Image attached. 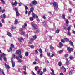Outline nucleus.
<instances>
[{"mask_svg":"<svg viewBox=\"0 0 75 75\" xmlns=\"http://www.w3.org/2000/svg\"><path fill=\"white\" fill-rule=\"evenodd\" d=\"M38 67L37 66H36L35 67V71H37L38 69Z\"/></svg>","mask_w":75,"mask_h":75,"instance_id":"nucleus-28","label":"nucleus"},{"mask_svg":"<svg viewBox=\"0 0 75 75\" xmlns=\"http://www.w3.org/2000/svg\"><path fill=\"white\" fill-rule=\"evenodd\" d=\"M47 55L48 57H50L51 56V55H50V53H48L47 54Z\"/></svg>","mask_w":75,"mask_h":75,"instance_id":"nucleus-52","label":"nucleus"},{"mask_svg":"<svg viewBox=\"0 0 75 75\" xmlns=\"http://www.w3.org/2000/svg\"><path fill=\"white\" fill-rule=\"evenodd\" d=\"M69 58L70 59L72 60L73 58H74V57L72 56H70V57H69Z\"/></svg>","mask_w":75,"mask_h":75,"instance_id":"nucleus-33","label":"nucleus"},{"mask_svg":"<svg viewBox=\"0 0 75 75\" xmlns=\"http://www.w3.org/2000/svg\"><path fill=\"white\" fill-rule=\"evenodd\" d=\"M1 56H0V61H2L3 59H2V58H3L6 55V54L4 53L2 54H1Z\"/></svg>","mask_w":75,"mask_h":75,"instance_id":"nucleus-3","label":"nucleus"},{"mask_svg":"<svg viewBox=\"0 0 75 75\" xmlns=\"http://www.w3.org/2000/svg\"><path fill=\"white\" fill-rule=\"evenodd\" d=\"M64 40L65 41H69V40L68 38H64Z\"/></svg>","mask_w":75,"mask_h":75,"instance_id":"nucleus-21","label":"nucleus"},{"mask_svg":"<svg viewBox=\"0 0 75 75\" xmlns=\"http://www.w3.org/2000/svg\"><path fill=\"white\" fill-rule=\"evenodd\" d=\"M24 25L25 26V27H27V23H25L24 24Z\"/></svg>","mask_w":75,"mask_h":75,"instance_id":"nucleus-59","label":"nucleus"},{"mask_svg":"<svg viewBox=\"0 0 75 75\" xmlns=\"http://www.w3.org/2000/svg\"><path fill=\"white\" fill-rule=\"evenodd\" d=\"M7 34L8 36H9V37H11V34L10 33L8 32L7 33Z\"/></svg>","mask_w":75,"mask_h":75,"instance_id":"nucleus-18","label":"nucleus"},{"mask_svg":"<svg viewBox=\"0 0 75 75\" xmlns=\"http://www.w3.org/2000/svg\"><path fill=\"white\" fill-rule=\"evenodd\" d=\"M4 20L3 19H2L1 20V21L2 23H4Z\"/></svg>","mask_w":75,"mask_h":75,"instance_id":"nucleus-62","label":"nucleus"},{"mask_svg":"<svg viewBox=\"0 0 75 75\" xmlns=\"http://www.w3.org/2000/svg\"><path fill=\"white\" fill-rule=\"evenodd\" d=\"M62 17L63 19H65V16L64 15H63Z\"/></svg>","mask_w":75,"mask_h":75,"instance_id":"nucleus-42","label":"nucleus"},{"mask_svg":"<svg viewBox=\"0 0 75 75\" xmlns=\"http://www.w3.org/2000/svg\"><path fill=\"white\" fill-rule=\"evenodd\" d=\"M25 9L26 10H27L28 9V7H27V6H25Z\"/></svg>","mask_w":75,"mask_h":75,"instance_id":"nucleus-56","label":"nucleus"},{"mask_svg":"<svg viewBox=\"0 0 75 75\" xmlns=\"http://www.w3.org/2000/svg\"><path fill=\"white\" fill-rule=\"evenodd\" d=\"M18 3L17 2V1H15L14 3V2H12L11 4L12 5V6H13V5H15V6L17 5V4Z\"/></svg>","mask_w":75,"mask_h":75,"instance_id":"nucleus-8","label":"nucleus"},{"mask_svg":"<svg viewBox=\"0 0 75 75\" xmlns=\"http://www.w3.org/2000/svg\"><path fill=\"white\" fill-rule=\"evenodd\" d=\"M16 16H20V13H19L18 12H16Z\"/></svg>","mask_w":75,"mask_h":75,"instance_id":"nucleus-20","label":"nucleus"},{"mask_svg":"<svg viewBox=\"0 0 75 75\" xmlns=\"http://www.w3.org/2000/svg\"><path fill=\"white\" fill-rule=\"evenodd\" d=\"M9 50L11 51H12V47H10L9 48Z\"/></svg>","mask_w":75,"mask_h":75,"instance_id":"nucleus-58","label":"nucleus"},{"mask_svg":"<svg viewBox=\"0 0 75 75\" xmlns=\"http://www.w3.org/2000/svg\"><path fill=\"white\" fill-rule=\"evenodd\" d=\"M15 11L16 13L17 12H18V10H17V8H15Z\"/></svg>","mask_w":75,"mask_h":75,"instance_id":"nucleus-35","label":"nucleus"},{"mask_svg":"<svg viewBox=\"0 0 75 75\" xmlns=\"http://www.w3.org/2000/svg\"><path fill=\"white\" fill-rule=\"evenodd\" d=\"M24 75H26L27 74V72H26V71H24Z\"/></svg>","mask_w":75,"mask_h":75,"instance_id":"nucleus-50","label":"nucleus"},{"mask_svg":"<svg viewBox=\"0 0 75 75\" xmlns=\"http://www.w3.org/2000/svg\"><path fill=\"white\" fill-rule=\"evenodd\" d=\"M46 71H47V69L46 68H45L43 69V72H45Z\"/></svg>","mask_w":75,"mask_h":75,"instance_id":"nucleus-38","label":"nucleus"},{"mask_svg":"<svg viewBox=\"0 0 75 75\" xmlns=\"http://www.w3.org/2000/svg\"><path fill=\"white\" fill-rule=\"evenodd\" d=\"M13 58H14V59H15L16 58V56H15V55L13 54L12 55V57L11 59V62L12 63V67H15V62H14L13 61Z\"/></svg>","mask_w":75,"mask_h":75,"instance_id":"nucleus-1","label":"nucleus"},{"mask_svg":"<svg viewBox=\"0 0 75 75\" xmlns=\"http://www.w3.org/2000/svg\"><path fill=\"white\" fill-rule=\"evenodd\" d=\"M61 68H63L64 72H66V69H65V67H61Z\"/></svg>","mask_w":75,"mask_h":75,"instance_id":"nucleus-32","label":"nucleus"},{"mask_svg":"<svg viewBox=\"0 0 75 75\" xmlns=\"http://www.w3.org/2000/svg\"><path fill=\"white\" fill-rule=\"evenodd\" d=\"M35 52H36V53H37V54H38V51H37V50H35Z\"/></svg>","mask_w":75,"mask_h":75,"instance_id":"nucleus-61","label":"nucleus"},{"mask_svg":"<svg viewBox=\"0 0 75 75\" xmlns=\"http://www.w3.org/2000/svg\"><path fill=\"white\" fill-rule=\"evenodd\" d=\"M23 38L22 37H21L18 38V41H20L21 42V41H23Z\"/></svg>","mask_w":75,"mask_h":75,"instance_id":"nucleus-13","label":"nucleus"},{"mask_svg":"<svg viewBox=\"0 0 75 75\" xmlns=\"http://www.w3.org/2000/svg\"><path fill=\"white\" fill-rule=\"evenodd\" d=\"M15 11L16 13L17 12H18V10H17V8H15Z\"/></svg>","mask_w":75,"mask_h":75,"instance_id":"nucleus-34","label":"nucleus"},{"mask_svg":"<svg viewBox=\"0 0 75 75\" xmlns=\"http://www.w3.org/2000/svg\"><path fill=\"white\" fill-rule=\"evenodd\" d=\"M58 65L59 67H61L62 65V63L60 62H59L58 63Z\"/></svg>","mask_w":75,"mask_h":75,"instance_id":"nucleus-22","label":"nucleus"},{"mask_svg":"<svg viewBox=\"0 0 75 75\" xmlns=\"http://www.w3.org/2000/svg\"><path fill=\"white\" fill-rule=\"evenodd\" d=\"M43 18L45 20V19H46V17H45V16L44 15L43 16Z\"/></svg>","mask_w":75,"mask_h":75,"instance_id":"nucleus-43","label":"nucleus"},{"mask_svg":"<svg viewBox=\"0 0 75 75\" xmlns=\"http://www.w3.org/2000/svg\"><path fill=\"white\" fill-rule=\"evenodd\" d=\"M33 64L34 65H37V62H34Z\"/></svg>","mask_w":75,"mask_h":75,"instance_id":"nucleus-51","label":"nucleus"},{"mask_svg":"<svg viewBox=\"0 0 75 75\" xmlns=\"http://www.w3.org/2000/svg\"><path fill=\"white\" fill-rule=\"evenodd\" d=\"M1 1L2 3L3 4H5V1H4V0H1Z\"/></svg>","mask_w":75,"mask_h":75,"instance_id":"nucleus-29","label":"nucleus"},{"mask_svg":"<svg viewBox=\"0 0 75 75\" xmlns=\"http://www.w3.org/2000/svg\"><path fill=\"white\" fill-rule=\"evenodd\" d=\"M19 6H21V4H22V3L21 2L20 3H19Z\"/></svg>","mask_w":75,"mask_h":75,"instance_id":"nucleus-54","label":"nucleus"},{"mask_svg":"<svg viewBox=\"0 0 75 75\" xmlns=\"http://www.w3.org/2000/svg\"><path fill=\"white\" fill-rule=\"evenodd\" d=\"M59 45H61V46H60L59 47V48H61V47H62L63 46V45L62 44V43H61V42H60L59 43Z\"/></svg>","mask_w":75,"mask_h":75,"instance_id":"nucleus-27","label":"nucleus"},{"mask_svg":"<svg viewBox=\"0 0 75 75\" xmlns=\"http://www.w3.org/2000/svg\"><path fill=\"white\" fill-rule=\"evenodd\" d=\"M53 5L54 7V9L56 10L57 11L58 10V4H57V3L55 2H54L53 3Z\"/></svg>","mask_w":75,"mask_h":75,"instance_id":"nucleus-2","label":"nucleus"},{"mask_svg":"<svg viewBox=\"0 0 75 75\" xmlns=\"http://www.w3.org/2000/svg\"><path fill=\"white\" fill-rule=\"evenodd\" d=\"M21 52L20 50H18L16 52V54H18L19 55H21Z\"/></svg>","mask_w":75,"mask_h":75,"instance_id":"nucleus-4","label":"nucleus"},{"mask_svg":"<svg viewBox=\"0 0 75 75\" xmlns=\"http://www.w3.org/2000/svg\"><path fill=\"white\" fill-rule=\"evenodd\" d=\"M69 42L70 44L72 45V46H74V45L73 44V42L71 41H69Z\"/></svg>","mask_w":75,"mask_h":75,"instance_id":"nucleus-25","label":"nucleus"},{"mask_svg":"<svg viewBox=\"0 0 75 75\" xmlns=\"http://www.w3.org/2000/svg\"><path fill=\"white\" fill-rule=\"evenodd\" d=\"M23 69L24 70H25V71H26V66H23Z\"/></svg>","mask_w":75,"mask_h":75,"instance_id":"nucleus-30","label":"nucleus"},{"mask_svg":"<svg viewBox=\"0 0 75 75\" xmlns=\"http://www.w3.org/2000/svg\"><path fill=\"white\" fill-rule=\"evenodd\" d=\"M63 51H64L63 50H60V51H58L57 52V53L58 54H61V53H62V52H63Z\"/></svg>","mask_w":75,"mask_h":75,"instance_id":"nucleus-14","label":"nucleus"},{"mask_svg":"<svg viewBox=\"0 0 75 75\" xmlns=\"http://www.w3.org/2000/svg\"><path fill=\"white\" fill-rule=\"evenodd\" d=\"M17 23H18L17 20L16 19L15 21V24H17Z\"/></svg>","mask_w":75,"mask_h":75,"instance_id":"nucleus-31","label":"nucleus"},{"mask_svg":"<svg viewBox=\"0 0 75 75\" xmlns=\"http://www.w3.org/2000/svg\"><path fill=\"white\" fill-rule=\"evenodd\" d=\"M5 12V10L4 9V10H3L1 11V12H2V13H4V12Z\"/></svg>","mask_w":75,"mask_h":75,"instance_id":"nucleus-60","label":"nucleus"},{"mask_svg":"<svg viewBox=\"0 0 75 75\" xmlns=\"http://www.w3.org/2000/svg\"><path fill=\"white\" fill-rule=\"evenodd\" d=\"M28 55H29V54L28 52H27L25 53V56H28Z\"/></svg>","mask_w":75,"mask_h":75,"instance_id":"nucleus-39","label":"nucleus"},{"mask_svg":"<svg viewBox=\"0 0 75 75\" xmlns=\"http://www.w3.org/2000/svg\"><path fill=\"white\" fill-rule=\"evenodd\" d=\"M37 38V36H36V35H35L33 36V39H31V40H36Z\"/></svg>","mask_w":75,"mask_h":75,"instance_id":"nucleus-11","label":"nucleus"},{"mask_svg":"<svg viewBox=\"0 0 75 75\" xmlns=\"http://www.w3.org/2000/svg\"><path fill=\"white\" fill-rule=\"evenodd\" d=\"M18 62H20V63H21L22 62V60L21 59H19L18 60Z\"/></svg>","mask_w":75,"mask_h":75,"instance_id":"nucleus-36","label":"nucleus"},{"mask_svg":"<svg viewBox=\"0 0 75 75\" xmlns=\"http://www.w3.org/2000/svg\"><path fill=\"white\" fill-rule=\"evenodd\" d=\"M71 34V32H70V31H68L67 35H68L69 36H70Z\"/></svg>","mask_w":75,"mask_h":75,"instance_id":"nucleus-23","label":"nucleus"},{"mask_svg":"<svg viewBox=\"0 0 75 75\" xmlns=\"http://www.w3.org/2000/svg\"><path fill=\"white\" fill-rule=\"evenodd\" d=\"M71 28V26H69L68 28V31H70Z\"/></svg>","mask_w":75,"mask_h":75,"instance_id":"nucleus-17","label":"nucleus"},{"mask_svg":"<svg viewBox=\"0 0 75 75\" xmlns=\"http://www.w3.org/2000/svg\"><path fill=\"white\" fill-rule=\"evenodd\" d=\"M59 75H64V74L62 73H60Z\"/></svg>","mask_w":75,"mask_h":75,"instance_id":"nucleus-63","label":"nucleus"},{"mask_svg":"<svg viewBox=\"0 0 75 75\" xmlns=\"http://www.w3.org/2000/svg\"><path fill=\"white\" fill-rule=\"evenodd\" d=\"M32 26L34 27H35L37 26V25H36V24H35L33 23H32Z\"/></svg>","mask_w":75,"mask_h":75,"instance_id":"nucleus-15","label":"nucleus"},{"mask_svg":"<svg viewBox=\"0 0 75 75\" xmlns=\"http://www.w3.org/2000/svg\"><path fill=\"white\" fill-rule=\"evenodd\" d=\"M35 61H37L38 60V57H36V58H35Z\"/></svg>","mask_w":75,"mask_h":75,"instance_id":"nucleus-49","label":"nucleus"},{"mask_svg":"<svg viewBox=\"0 0 75 75\" xmlns=\"http://www.w3.org/2000/svg\"><path fill=\"white\" fill-rule=\"evenodd\" d=\"M30 20L31 21H33V20H34V19H33V17H30Z\"/></svg>","mask_w":75,"mask_h":75,"instance_id":"nucleus-37","label":"nucleus"},{"mask_svg":"<svg viewBox=\"0 0 75 75\" xmlns=\"http://www.w3.org/2000/svg\"><path fill=\"white\" fill-rule=\"evenodd\" d=\"M32 16L33 18H35V14L34 13V12L32 13Z\"/></svg>","mask_w":75,"mask_h":75,"instance_id":"nucleus-19","label":"nucleus"},{"mask_svg":"<svg viewBox=\"0 0 75 75\" xmlns=\"http://www.w3.org/2000/svg\"><path fill=\"white\" fill-rule=\"evenodd\" d=\"M37 3V2L35 1H32V4L33 5H36Z\"/></svg>","mask_w":75,"mask_h":75,"instance_id":"nucleus-9","label":"nucleus"},{"mask_svg":"<svg viewBox=\"0 0 75 75\" xmlns=\"http://www.w3.org/2000/svg\"><path fill=\"white\" fill-rule=\"evenodd\" d=\"M50 48L51 50H54V48L51 45L50 46Z\"/></svg>","mask_w":75,"mask_h":75,"instance_id":"nucleus-16","label":"nucleus"},{"mask_svg":"<svg viewBox=\"0 0 75 75\" xmlns=\"http://www.w3.org/2000/svg\"><path fill=\"white\" fill-rule=\"evenodd\" d=\"M66 64L67 65H69V61H67L66 62Z\"/></svg>","mask_w":75,"mask_h":75,"instance_id":"nucleus-55","label":"nucleus"},{"mask_svg":"<svg viewBox=\"0 0 75 75\" xmlns=\"http://www.w3.org/2000/svg\"><path fill=\"white\" fill-rule=\"evenodd\" d=\"M54 56H55V54L53 53L52 54V55L51 56V57L52 58V57H54Z\"/></svg>","mask_w":75,"mask_h":75,"instance_id":"nucleus-48","label":"nucleus"},{"mask_svg":"<svg viewBox=\"0 0 75 75\" xmlns=\"http://www.w3.org/2000/svg\"><path fill=\"white\" fill-rule=\"evenodd\" d=\"M67 48V50L69 52H71V51H72L73 50L72 48H70V47H68Z\"/></svg>","mask_w":75,"mask_h":75,"instance_id":"nucleus-5","label":"nucleus"},{"mask_svg":"<svg viewBox=\"0 0 75 75\" xmlns=\"http://www.w3.org/2000/svg\"><path fill=\"white\" fill-rule=\"evenodd\" d=\"M43 24L44 25H46V23H45V21H44V22H43Z\"/></svg>","mask_w":75,"mask_h":75,"instance_id":"nucleus-57","label":"nucleus"},{"mask_svg":"<svg viewBox=\"0 0 75 75\" xmlns=\"http://www.w3.org/2000/svg\"><path fill=\"white\" fill-rule=\"evenodd\" d=\"M59 30H57L56 31V33H59Z\"/></svg>","mask_w":75,"mask_h":75,"instance_id":"nucleus-53","label":"nucleus"},{"mask_svg":"<svg viewBox=\"0 0 75 75\" xmlns=\"http://www.w3.org/2000/svg\"><path fill=\"white\" fill-rule=\"evenodd\" d=\"M40 72H41V69H40L38 71H37V74H39V73H40Z\"/></svg>","mask_w":75,"mask_h":75,"instance_id":"nucleus-40","label":"nucleus"},{"mask_svg":"<svg viewBox=\"0 0 75 75\" xmlns=\"http://www.w3.org/2000/svg\"><path fill=\"white\" fill-rule=\"evenodd\" d=\"M4 65L6 68H7L8 69H10V67L9 65H7L6 63H5L4 64Z\"/></svg>","mask_w":75,"mask_h":75,"instance_id":"nucleus-6","label":"nucleus"},{"mask_svg":"<svg viewBox=\"0 0 75 75\" xmlns=\"http://www.w3.org/2000/svg\"><path fill=\"white\" fill-rule=\"evenodd\" d=\"M11 48H14V46L13 45V44H11Z\"/></svg>","mask_w":75,"mask_h":75,"instance_id":"nucleus-41","label":"nucleus"},{"mask_svg":"<svg viewBox=\"0 0 75 75\" xmlns=\"http://www.w3.org/2000/svg\"><path fill=\"white\" fill-rule=\"evenodd\" d=\"M4 59L5 61H7V58H6V57H4Z\"/></svg>","mask_w":75,"mask_h":75,"instance_id":"nucleus-44","label":"nucleus"},{"mask_svg":"<svg viewBox=\"0 0 75 75\" xmlns=\"http://www.w3.org/2000/svg\"><path fill=\"white\" fill-rule=\"evenodd\" d=\"M66 23L67 24H68V23H69V21H68V20H66Z\"/></svg>","mask_w":75,"mask_h":75,"instance_id":"nucleus-26","label":"nucleus"},{"mask_svg":"<svg viewBox=\"0 0 75 75\" xmlns=\"http://www.w3.org/2000/svg\"><path fill=\"white\" fill-rule=\"evenodd\" d=\"M51 71L52 72H51L50 74L51 75H55V72H54V70L53 69H51Z\"/></svg>","mask_w":75,"mask_h":75,"instance_id":"nucleus-7","label":"nucleus"},{"mask_svg":"<svg viewBox=\"0 0 75 75\" xmlns=\"http://www.w3.org/2000/svg\"><path fill=\"white\" fill-rule=\"evenodd\" d=\"M68 54H67L65 55L64 56V57L65 58H67V57H68Z\"/></svg>","mask_w":75,"mask_h":75,"instance_id":"nucleus-46","label":"nucleus"},{"mask_svg":"<svg viewBox=\"0 0 75 75\" xmlns=\"http://www.w3.org/2000/svg\"><path fill=\"white\" fill-rule=\"evenodd\" d=\"M61 42H63V43H65V41H64V40H63V39L62 40H61Z\"/></svg>","mask_w":75,"mask_h":75,"instance_id":"nucleus-47","label":"nucleus"},{"mask_svg":"<svg viewBox=\"0 0 75 75\" xmlns=\"http://www.w3.org/2000/svg\"><path fill=\"white\" fill-rule=\"evenodd\" d=\"M1 18H6V14H4L3 15H1Z\"/></svg>","mask_w":75,"mask_h":75,"instance_id":"nucleus-10","label":"nucleus"},{"mask_svg":"<svg viewBox=\"0 0 75 75\" xmlns=\"http://www.w3.org/2000/svg\"><path fill=\"white\" fill-rule=\"evenodd\" d=\"M34 8L32 6L31 7L30 9V10L31 12H32V13H33V11H34Z\"/></svg>","mask_w":75,"mask_h":75,"instance_id":"nucleus-12","label":"nucleus"},{"mask_svg":"<svg viewBox=\"0 0 75 75\" xmlns=\"http://www.w3.org/2000/svg\"><path fill=\"white\" fill-rule=\"evenodd\" d=\"M39 51L40 53H41V54H42V49H41V48H40V49Z\"/></svg>","mask_w":75,"mask_h":75,"instance_id":"nucleus-24","label":"nucleus"},{"mask_svg":"<svg viewBox=\"0 0 75 75\" xmlns=\"http://www.w3.org/2000/svg\"><path fill=\"white\" fill-rule=\"evenodd\" d=\"M16 58L17 59V60H18V59H19V57L17 56V57H16Z\"/></svg>","mask_w":75,"mask_h":75,"instance_id":"nucleus-64","label":"nucleus"},{"mask_svg":"<svg viewBox=\"0 0 75 75\" xmlns=\"http://www.w3.org/2000/svg\"><path fill=\"white\" fill-rule=\"evenodd\" d=\"M30 48L32 49H33V48H34V46L33 45H31L30 46Z\"/></svg>","mask_w":75,"mask_h":75,"instance_id":"nucleus-45","label":"nucleus"}]
</instances>
